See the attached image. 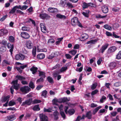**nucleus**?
Instances as JSON below:
<instances>
[{
    "label": "nucleus",
    "instance_id": "f257e3e1",
    "mask_svg": "<svg viewBox=\"0 0 121 121\" xmlns=\"http://www.w3.org/2000/svg\"><path fill=\"white\" fill-rule=\"evenodd\" d=\"M92 113L91 111H89L86 113V116L85 115H83L82 117H81L80 116H78L76 119V121H83L84 118L85 117H87L88 119H91L92 117Z\"/></svg>",
    "mask_w": 121,
    "mask_h": 121
},
{
    "label": "nucleus",
    "instance_id": "f03ea898",
    "mask_svg": "<svg viewBox=\"0 0 121 121\" xmlns=\"http://www.w3.org/2000/svg\"><path fill=\"white\" fill-rule=\"evenodd\" d=\"M17 82L18 80L17 79L14 80L12 82V84H13V85L10 89L11 93L12 94H13L14 91L13 88L16 90H17L18 89L19 85L17 84Z\"/></svg>",
    "mask_w": 121,
    "mask_h": 121
},
{
    "label": "nucleus",
    "instance_id": "7ed1b4c3",
    "mask_svg": "<svg viewBox=\"0 0 121 121\" xmlns=\"http://www.w3.org/2000/svg\"><path fill=\"white\" fill-rule=\"evenodd\" d=\"M70 99L69 98H67V97H64L63 98H61L60 99H55L53 100V103L55 104H56V103H64L66 102H68L69 101Z\"/></svg>",
    "mask_w": 121,
    "mask_h": 121
},
{
    "label": "nucleus",
    "instance_id": "20e7f679",
    "mask_svg": "<svg viewBox=\"0 0 121 121\" xmlns=\"http://www.w3.org/2000/svg\"><path fill=\"white\" fill-rule=\"evenodd\" d=\"M20 89L23 93L26 94L30 91V88L27 86H25L22 87Z\"/></svg>",
    "mask_w": 121,
    "mask_h": 121
},
{
    "label": "nucleus",
    "instance_id": "39448f33",
    "mask_svg": "<svg viewBox=\"0 0 121 121\" xmlns=\"http://www.w3.org/2000/svg\"><path fill=\"white\" fill-rule=\"evenodd\" d=\"M32 101V99L31 98L23 102L21 104L22 106H26L27 105H30Z\"/></svg>",
    "mask_w": 121,
    "mask_h": 121
},
{
    "label": "nucleus",
    "instance_id": "423d86ee",
    "mask_svg": "<svg viewBox=\"0 0 121 121\" xmlns=\"http://www.w3.org/2000/svg\"><path fill=\"white\" fill-rule=\"evenodd\" d=\"M20 35L21 37L25 39H28L30 37L28 33L26 32H21Z\"/></svg>",
    "mask_w": 121,
    "mask_h": 121
},
{
    "label": "nucleus",
    "instance_id": "0eeeda50",
    "mask_svg": "<svg viewBox=\"0 0 121 121\" xmlns=\"http://www.w3.org/2000/svg\"><path fill=\"white\" fill-rule=\"evenodd\" d=\"M59 109L60 110V114L63 118H65V115L63 110V106L62 104H61L58 106Z\"/></svg>",
    "mask_w": 121,
    "mask_h": 121
},
{
    "label": "nucleus",
    "instance_id": "6e6552de",
    "mask_svg": "<svg viewBox=\"0 0 121 121\" xmlns=\"http://www.w3.org/2000/svg\"><path fill=\"white\" fill-rule=\"evenodd\" d=\"M25 56L21 54H17L15 56V58L16 60H23L25 58Z\"/></svg>",
    "mask_w": 121,
    "mask_h": 121
},
{
    "label": "nucleus",
    "instance_id": "1a4fd4ad",
    "mask_svg": "<svg viewBox=\"0 0 121 121\" xmlns=\"http://www.w3.org/2000/svg\"><path fill=\"white\" fill-rule=\"evenodd\" d=\"M8 30L5 29H1L0 30V36L6 35L8 33Z\"/></svg>",
    "mask_w": 121,
    "mask_h": 121
},
{
    "label": "nucleus",
    "instance_id": "9d476101",
    "mask_svg": "<svg viewBox=\"0 0 121 121\" xmlns=\"http://www.w3.org/2000/svg\"><path fill=\"white\" fill-rule=\"evenodd\" d=\"M108 45L109 44L108 43H106L104 45H103L99 51V52L102 53H103L105 50L107 48Z\"/></svg>",
    "mask_w": 121,
    "mask_h": 121
},
{
    "label": "nucleus",
    "instance_id": "9b49d317",
    "mask_svg": "<svg viewBox=\"0 0 121 121\" xmlns=\"http://www.w3.org/2000/svg\"><path fill=\"white\" fill-rule=\"evenodd\" d=\"M41 121H48V118L47 116L43 114L40 115Z\"/></svg>",
    "mask_w": 121,
    "mask_h": 121
},
{
    "label": "nucleus",
    "instance_id": "f8f14e48",
    "mask_svg": "<svg viewBox=\"0 0 121 121\" xmlns=\"http://www.w3.org/2000/svg\"><path fill=\"white\" fill-rule=\"evenodd\" d=\"M40 26L41 31L43 33H46L47 32V29L44 24L43 23H40Z\"/></svg>",
    "mask_w": 121,
    "mask_h": 121
},
{
    "label": "nucleus",
    "instance_id": "ddd939ff",
    "mask_svg": "<svg viewBox=\"0 0 121 121\" xmlns=\"http://www.w3.org/2000/svg\"><path fill=\"white\" fill-rule=\"evenodd\" d=\"M117 49V47L115 46L110 47L108 49V53H110L114 52Z\"/></svg>",
    "mask_w": 121,
    "mask_h": 121
},
{
    "label": "nucleus",
    "instance_id": "4468645a",
    "mask_svg": "<svg viewBox=\"0 0 121 121\" xmlns=\"http://www.w3.org/2000/svg\"><path fill=\"white\" fill-rule=\"evenodd\" d=\"M88 36L86 33L82 35L80 38V40L81 41H83L88 38Z\"/></svg>",
    "mask_w": 121,
    "mask_h": 121
},
{
    "label": "nucleus",
    "instance_id": "2eb2a0df",
    "mask_svg": "<svg viewBox=\"0 0 121 121\" xmlns=\"http://www.w3.org/2000/svg\"><path fill=\"white\" fill-rule=\"evenodd\" d=\"M7 117V120L9 121H13L16 119V117L15 114L8 116Z\"/></svg>",
    "mask_w": 121,
    "mask_h": 121
},
{
    "label": "nucleus",
    "instance_id": "dca6fc26",
    "mask_svg": "<svg viewBox=\"0 0 121 121\" xmlns=\"http://www.w3.org/2000/svg\"><path fill=\"white\" fill-rule=\"evenodd\" d=\"M26 47L30 49L32 48L33 44L29 40L26 42Z\"/></svg>",
    "mask_w": 121,
    "mask_h": 121
},
{
    "label": "nucleus",
    "instance_id": "f3484780",
    "mask_svg": "<svg viewBox=\"0 0 121 121\" xmlns=\"http://www.w3.org/2000/svg\"><path fill=\"white\" fill-rule=\"evenodd\" d=\"M102 10L103 12L104 13H107L108 11V8L107 6L104 5L102 6Z\"/></svg>",
    "mask_w": 121,
    "mask_h": 121
},
{
    "label": "nucleus",
    "instance_id": "a211bd4d",
    "mask_svg": "<svg viewBox=\"0 0 121 121\" xmlns=\"http://www.w3.org/2000/svg\"><path fill=\"white\" fill-rule=\"evenodd\" d=\"M78 21V18L77 17H74L71 20V23L72 25L74 26L77 23Z\"/></svg>",
    "mask_w": 121,
    "mask_h": 121
},
{
    "label": "nucleus",
    "instance_id": "6ab92c4d",
    "mask_svg": "<svg viewBox=\"0 0 121 121\" xmlns=\"http://www.w3.org/2000/svg\"><path fill=\"white\" fill-rule=\"evenodd\" d=\"M48 10L50 12L56 13L58 12V10L56 8H50L48 9Z\"/></svg>",
    "mask_w": 121,
    "mask_h": 121
},
{
    "label": "nucleus",
    "instance_id": "aec40b11",
    "mask_svg": "<svg viewBox=\"0 0 121 121\" xmlns=\"http://www.w3.org/2000/svg\"><path fill=\"white\" fill-rule=\"evenodd\" d=\"M56 17L57 18L60 19L64 20L66 18V17L65 15H62L57 14L56 15Z\"/></svg>",
    "mask_w": 121,
    "mask_h": 121
},
{
    "label": "nucleus",
    "instance_id": "412c9836",
    "mask_svg": "<svg viewBox=\"0 0 121 121\" xmlns=\"http://www.w3.org/2000/svg\"><path fill=\"white\" fill-rule=\"evenodd\" d=\"M116 65L117 64L115 62H112L110 63L109 67L110 69H112L116 67Z\"/></svg>",
    "mask_w": 121,
    "mask_h": 121
},
{
    "label": "nucleus",
    "instance_id": "4be33fe9",
    "mask_svg": "<svg viewBox=\"0 0 121 121\" xmlns=\"http://www.w3.org/2000/svg\"><path fill=\"white\" fill-rule=\"evenodd\" d=\"M102 108V106H100L95 108L93 111V114H95L97 112L98 110Z\"/></svg>",
    "mask_w": 121,
    "mask_h": 121
},
{
    "label": "nucleus",
    "instance_id": "5701e85b",
    "mask_svg": "<svg viewBox=\"0 0 121 121\" xmlns=\"http://www.w3.org/2000/svg\"><path fill=\"white\" fill-rule=\"evenodd\" d=\"M45 56L44 54L43 53L39 54L37 56V58L39 59H41L44 58Z\"/></svg>",
    "mask_w": 121,
    "mask_h": 121
},
{
    "label": "nucleus",
    "instance_id": "b1692460",
    "mask_svg": "<svg viewBox=\"0 0 121 121\" xmlns=\"http://www.w3.org/2000/svg\"><path fill=\"white\" fill-rule=\"evenodd\" d=\"M8 48H10L9 51L11 52V54H12L13 48V45H12L10 43H8Z\"/></svg>",
    "mask_w": 121,
    "mask_h": 121
},
{
    "label": "nucleus",
    "instance_id": "393cba45",
    "mask_svg": "<svg viewBox=\"0 0 121 121\" xmlns=\"http://www.w3.org/2000/svg\"><path fill=\"white\" fill-rule=\"evenodd\" d=\"M38 68L34 66H33L30 69V70L32 71L33 74H34L37 72Z\"/></svg>",
    "mask_w": 121,
    "mask_h": 121
},
{
    "label": "nucleus",
    "instance_id": "a878e982",
    "mask_svg": "<svg viewBox=\"0 0 121 121\" xmlns=\"http://www.w3.org/2000/svg\"><path fill=\"white\" fill-rule=\"evenodd\" d=\"M10 62L8 61L4 60H3L2 63V65L3 66L6 65H9Z\"/></svg>",
    "mask_w": 121,
    "mask_h": 121
},
{
    "label": "nucleus",
    "instance_id": "bb28decb",
    "mask_svg": "<svg viewBox=\"0 0 121 121\" xmlns=\"http://www.w3.org/2000/svg\"><path fill=\"white\" fill-rule=\"evenodd\" d=\"M59 73H60L58 71H54L53 73V76L55 79H56L57 76Z\"/></svg>",
    "mask_w": 121,
    "mask_h": 121
},
{
    "label": "nucleus",
    "instance_id": "cd10ccee",
    "mask_svg": "<svg viewBox=\"0 0 121 121\" xmlns=\"http://www.w3.org/2000/svg\"><path fill=\"white\" fill-rule=\"evenodd\" d=\"M90 11L89 10H87L84 12H83L82 14L85 17H89V14Z\"/></svg>",
    "mask_w": 121,
    "mask_h": 121
},
{
    "label": "nucleus",
    "instance_id": "c85d7f7f",
    "mask_svg": "<svg viewBox=\"0 0 121 121\" xmlns=\"http://www.w3.org/2000/svg\"><path fill=\"white\" fill-rule=\"evenodd\" d=\"M16 104V103L15 101L13 100H12L10 101L9 104L8 105L9 106H12Z\"/></svg>",
    "mask_w": 121,
    "mask_h": 121
},
{
    "label": "nucleus",
    "instance_id": "c756f323",
    "mask_svg": "<svg viewBox=\"0 0 121 121\" xmlns=\"http://www.w3.org/2000/svg\"><path fill=\"white\" fill-rule=\"evenodd\" d=\"M75 112L74 109H69L68 111V113L67 114L70 115H72Z\"/></svg>",
    "mask_w": 121,
    "mask_h": 121
},
{
    "label": "nucleus",
    "instance_id": "7c9ffc66",
    "mask_svg": "<svg viewBox=\"0 0 121 121\" xmlns=\"http://www.w3.org/2000/svg\"><path fill=\"white\" fill-rule=\"evenodd\" d=\"M22 30L23 31H28L30 30V28L28 27L24 26L22 28Z\"/></svg>",
    "mask_w": 121,
    "mask_h": 121
},
{
    "label": "nucleus",
    "instance_id": "2f4dec72",
    "mask_svg": "<svg viewBox=\"0 0 121 121\" xmlns=\"http://www.w3.org/2000/svg\"><path fill=\"white\" fill-rule=\"evenodd\" d=\"M77 52V50H72L69 52V53L71 54L72 55L74 56Z\"/></svg>",
    "mask_w": 121,
    "mask_h": 121
},
{
    "label": "nucleus",
    "instance_id": "473e14b6",
    "mask_svg": "<svg viewBox=\"0 0 121 121\" xmlns=\"http://www.w3.org/2000/svg\"><path fill=\"white\" fill-rule=\"evenodd\" d=\"M33 109L35 111H38L40 110V108L39 107V106L37 105L33 107Z\"/></svg>",
    "mask_w": 121,
    "mask_h": 121
},
{
    "label": "nucleus",
    "instance_id": "72a5a7b5",
    "mask_svg": "<svg viewBox=\"0 0 121 121\" xmlns=\"http://www.w3.org/2000/svg\"><path fill=\"white\" fill-rule=\"evenodd\" d=\"M45 73L41 71L39 72V76L43 78L45 77Z\"/></svg>",
    "mask_w": 121,
    "mask_h": 121
},
{
    "label": "nucleus",
    "instance_id": "f704fd0d",
    "mask_svg": "<svg viewBox=\"0 0 121 121\" xmlns=\"http://www.w3.org/2000/svg\"><path fill=\"white\" fill-rule=\"evenodd\" d=\"M104 27L105 29L110 30H111L112 29L111 27L109 26L107 24L104 25Z\"/></svg>",
    "mask_w": 121,
    "mask_h": 121
},
{
    "label": "nucleus",
    "instance_id": "c9c22d12",
    "mask_svg": "<svg viewBox=\"0 0 121 121\" xmlns=\"http://www.w3.org/2000/svg\"><path fill=\"white\" fill-rule=\"evenodd\" d=\"M44 112H51L52 111V108H49L47 109L44 108Z\"/></svg>",
    "mask_w": 121,
    "mask_h": 121
},
{
    "label": "nucleus",
    "instance_id": "e433bc0d",
    "mask_svg": "<svg viewBox=\"0 0 121 121\" xmlns=\"http://www.w3.org/2000/svg\"><path fill=\"white\" fill-rule=\"evenodd\" d=\"M47 93V91L46 90H44L43 91L41 95L42 96H43L46 97Z\"/></svg>",
    "mask_w": 121,
    "mask_h": 121
},
{
    "label": "nucleus",
    "instance_id": "4c0bfd02",
    "mask_svg": "<svg viewBox=\"0 0 121 121\" xmlns=\"http://www.w3.org/2000/svg\"><path fill=\"white\" fill-rule=\"evenodd\" d=\"M9 40L10 42H13L14 41L15 39L13 37L11 36L9 37Z\"/></svg>",
    "mask_w": 121,
    "mask_h": 121
},
{
    "label": "nucleus",
    "instance_id": "58836bf2",
    "mask_svg": "<svg viewBox=\"0 0 121 121\" xmlns=\"http://www.w3.org/2000/svg\"><path fill=\"white\" fill-rule=\"evenodd\" d=\"M116 58L118 60L121 59V51H120L117 55Z\"/></svg>",
    "mask_w": 121,
    "mask_h": 121
},
{
    "label": "nucleus",
    "instance_id": "ea45409f",
    "mask_svg": "<svg viewBox=\"0 0 121 121\" xmlns=\"http://www.w3.org/2000/svg\"><path fill=\"white\" fill-rule=\"evenodd\" d=\"M29 86L31 88L33 89H34L35 87V86L34 83L32 81L30 82Z\"/></svg>",
    "mask_w": 121,
    "mask_h": 121
},
{
    "label": "nucleus",
    "instance_id": "a19ab883",
    "mask_svg": "<svg viewBox=\"0 0 121 121\" xmlns=\"http://www.w3.org/2000/svg\"><path fill=\"white\" fill-rule=\"evenodd\" d=\"M47 15L46 14H41L39 15V16L40 17L43 19H45L47 17Z\"/></svg>",
    "mask_w": 121,
    "mask_h": 121
},
{
    "label": "nucleus",
    "instance_id": "79ce46f5",
    "mask_svg": "<svg viewBox=\"0 0 121 121\" xmlns=\"http://www.w3.org/2000/svg\"><path fill=\"white\" fill-rule=\"evenodd\" d=\"M6 50V48L4 47H2L0 48V52L2 53V52H5Z\"/></svg>",
    "mask_w": 121,
    "mask_h": 121
},
{
    "label": "nucleus",
    "instance_id": "37998d69",
    "mask_svg": "<svg viewBox=\"0 0 121 121\" xmlns=\"http://www.w3.org/2000/svg\"><path fill=\"white\" fill-rule=\"evenodd\" d=\"M97 86V84L96 83H93L91 86V88L92 89L94 90L95 89Z\"/></svg>",
    "mask_w": 121,
    "mask_h": 121
},
{
    "label": "nucleus",
    "instance_id": "c03bdc74",
    "mask_svg": "<svg viewBox=\"0 0 121 121\" xmlns=\"http://www.w3.org/2000/svg\"><path fill=\"white\" fill-rule=\"evenodd\" d=\"M106 111V110H105L104 109H100L99 112L98 113L100 114V115H102V113H104L105 112V111Z\"/></svg>",
    "mask_w": 121,
    "mask_h": 121
},
{
    "label": "nucleus",
    "instance_id": "a18cd8bd",
    "mask_svg": "<svg viewBox=\"0 0 121 121\" xmlns=\"http://www.w3.org/2000/svg\"><path fill=\"white\" fill-rule=\"evenodd\" d=\"M67 67H62L60 70V72L61 73L66 71L67 69Z\"/></svg>",
    "mask_w": 121,
    "mask_h": 121
},
{
    "label": "nucleus",
    "instance_id": "49530a36",
    "mask_svg": "<svg viewBox=\"0 0 121 121\" xmlns=\"http://www.w3.org/2000/svg\"><path fill=\"white\" fill-rule=\"evenodd\" d=\"M9 98L10 96L9 95L7 96L4 97L3 99V101L4 102L7 101V102H8Z\"/></svg>",
    "mask_w": 121,
    "mask_h": 121
},
{
    "label": "nucleus",
    "instance_id": "de8ad7c7",
    "mask_svg": "<svg viewBox=\"0 0 121 121\" xmlns=\"http://www.w3.org/2000/svg\"><path fill=\"white\" fill-rule=\"evenodd\" d=\"M106 99V97L105 96H103L100 99V101L101 103L103 102Z\"/></svg>",
    "mask_w": 121,
    "mask_h": 121
},
{
    "label": "nucleus",
    "instance_id": "09e8293b",
    "mask_svg": "<svg viewBox=\"0 0 121 121\" xmlns=\"http://www.w3.org/2000/svg\"><path fill=\"white\" fill-rule=\"evenodd\" d=\"M63 39V37H61L58 39V41H56L55 43L56 45H57L58 44L60 43V42Z\"/></svg>",
    "mask_w": 121,
    "mask_h": 121
},
{
    "label": "nucleus",
    "instance_id": "8fccbe9b",
    "mask_svg": "<svg viewBox=\"0 0 121 121\" xmlns=\"http://www.w3.org/2000/svg\"><path fill=\"white\" fill-rule=\"evenodd\" d=\"M16 9L15 7H14L9 12V13L10 14H13L15 12Z\"/></svg>",
    "mask_w": 121,
    "mask_h": 121
},
{
    "label": "nucleus",
    "instance_id": "3c124183",
    "mask_svg": "<svg viewBox=\"0 0 121 121\" xmlns=\"http://www.w3.org/2000/svg\"><path fill=\"white\" fill-rule=\"evenodd\" d=\"M54 53H52L49 56L48 58L49 59H52L54 57Z\"/></svg>",
    "mask_w": 121,
    "mask_h": 121
},
{
    "label": "nucleus",
    "instance_id": "603ef678",
    "mask_svg": "<svg viewBox=\"0 0 121 121\" xmlns=\"http://www.w3.org/2000/svg\"><path fill=\"white\" fill-rule=\"evenodd\" d=\"M83 7L84 8H86L88 7V3L84 2L83 3Z\"/></svg>",
    "mask_w": 121,
    "mask_h": 121
},
{
    "label": "nucleus",
    "instance_id": "864d4df0",
    "mask_svg": "<svg viewBox=\"0 0 121 121\" xmlns=\"http://www.w3.org/2000/svg\"><path fill=\"white\" fill-rule=\"evenodd\" d=\"M7 15H6L3 16L0 19V21L1 22H3L5 20V19L7 17Z\"/></svg>",
    "mask_w": 121,
    "mask_h": 121
},
{
    "label": "nucleus",
    "instance_id": "5fc2aeb1",
    "mask_svg": "<svg viewBox=\"0 0 121 121\" xmlns=\"http://www.w3.org/2000/svg\"><path fill=\"white\" fill-rule=\"evenodd\" d=\"M16 13H18L20 14L21 15H24V13L22 11L20 10H16Z\"/></svg>",
    "mask_w": 121,
    "mask_h": 121
},
{
    "label": "nucleus",
    "instance_id": "6e6d98bb",
    "mask_svg": "<svg viewBox=\"0 0 121 121\" xmlns=\"http://www.w3.org/2000/svg\"><path fill=\"white\" fill-rule=\"evenodd\" d=\"M28 7V6L26 5H24L22 6H21V10H25Z\"/></svg>",
    "mask_w": 121,
    "mask_h": 121
},
{
    "label": "nucleus",
    "instance_id": "4d7b16f0",
    "mask_svg": "<svg viewBox=\"0 0 121 121\" xmlns=\"http://www.w3.org/2000/svg\"><path fill=\"white\" fill-rule=\"evenodd\" d=\"M17 77L19 80H22L23 79H25V77L21 76H17Z\"/></svg>",
    "mask_w": 121,
    "mask_h": 121
},
{
    "label": "nucleus",
    "instance_id": "13d9d810",
    "mask_svg": "<svg viewBox=\"0 0 121 121\" xmlns=\"http://www.w3.org/2000/svg\"><path fill=\"white\" fill-rule=\"evenodd\" d=\"M65 56L67 59H71L72 57V56L69 54H66Z\"/></svg>",
    "mask_w": 121,
    "mask_h": 121
},
{
    "label": "nucleus",
    "instance_id": "bf43d9fd",
    "mask_svg": "<svg viewBox=\"0 0 121 121\" xmlns=\"http://www.w3.org/2000/svg\"><path fill=\"white\" fill-rule=\"evenodd\" d=\"M32 54L35 56L36 54V49L35 48H33L32 51Z\"/></svg>",
    "mask_w": 121,
    "mask_h": 121
},
{
    "label": "nucleus",
    "instance_id": "052dcab7",
    "mask_svg": "<svg viewBox=\"0 0 121 121\" xmlns=\"http://www.w3.org/2000/svg\"><path fill=\"white\" fill-rule=\"evenodd\" d=\"M95 40H92L87 42L86 43V44H87L90 43L94 44L95 43Z\"/></svg>",
    "mask_w": 121,
    "mask_h": 121
},
{
    "label": "nucleus",
    "instance_id": "680f3d73",
    "mask_svg": "<svg viewBox=\"0 0 121 121\" xmlns=\"http://www.w3.org/2000/svg\"><path fill=\"white\" fill-rule=\"evenodd\" d=\"M119 10V9L117 8H112V10L115 12H118Z\"/></svg>",
    "mask_w": 121,
    "mask_h": 121
},
{
    "label": "nucleus",
    "instance_id": "e2e57ef3",
    "mask_svg": "<svg viewBox=\"0 0 121 121\" xmlns=\"http://www.w3.org/2000/svg\"><path fill=\"white\" fill-rule=\"evenodd\" d=\"M55 42L54 40L53 39H50L48 41V43H53Z\"/></svg>",
    "mask_w": 121,
    "mask_h": 121
},
{
    "label": "nucleus",
    "instance_id": "0e129e2a",
    "mask_svg": "<svg viewBox=\"0 0 121 121\" xmlns=\"http://www.w3.org/2000/svg\"><path fill=\"white\" fill-rule=\"evenodd\" d=\"M98 91L97 90H95L92 92L91 94L92 95H94L96 94L98 92Z\"/></svg>",
    "mask_w": 121,
    "mask_h": 121
},
{
    "label": "nucleus",
    "instance_id": "69168bd1",
    "mask_svg": "<svg viewBox=\"0 0 121 121\" xmlns=\"http://www.w3.org/2000/svg\"><path fill=\"white\" fill-rule=\"evenodd\" d=\"M121 85V83L119 82H117L114 84V85L116 87H118Z\"/></svg>",
    "mask_w": 121,
    "mask_h": 121
},
{
    "label": "nucleus",
    "instance_id": "338daca9",
    "mask_svg": "<svg viewBox=\"0 0 121 121\" xmlns=\"http://www.w3.org/2000/svg\"><path fill=\"white\" fill-rule=\"evenodd\" d=\"M113 26L114 28H117L119 27V25L118 23H115L113 24Z\"/></svg>",
    "mask_w": 121,
    "mask_h": 121
},
{
    "label": "nucleus",
    "instance_id": "774afa93",
    "mask_svg": "<svg viewBox=\"0 0 121 121\" xmlns=\"http://www.w3.org/2000/svg\"><path fill=\"white\" fill-rule=\"evenodd\" d=\"M48 80L50 82H52L53 81L52 78L50 77H48Z\"/></svg>",
    "mask_w": 121,
    "mask_h": 121
}]
</instances>
